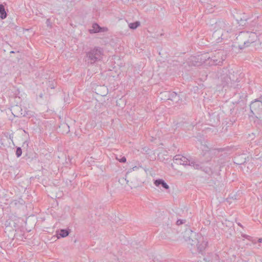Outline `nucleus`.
<instances>
[{"instance_id":"6e6552de","label":"nucleus","mask_w":262,"mask_h":262,"mask_svg":"<svg viewBox=\"0 0 262 262\" xmlns=\"http://www.w3.org/2000/svg\"><path fill=\"white\" fill-rule=\"evenodd\" d=\"M229 75L228 74H223L221 75L220 78L221 80V85L223 88L226 86L233 88L234 89H239L241 87V84H231L229 79Z\"/></svg>"},{"instance_id":"f704fd0d","label":"nucleus","mask_w":262,"mask_h":262,"mask_svg":"<svg viewBox=\"0 0 262 262\" xmlns=\"http://www.w3.org/2000/svg\"><path fill=\"white\" fill-rule=\"evenodd\" d=\"M206 154L210 155V152L208 151V152H207V153H206Z\"/></svg>"},{"instance_id":"cd10ccee","label":"nucleus","mask_w":262,"mask_h":262,"mask_svg":"<svg viewBox=\"0 0 262 262\" xmlns=\"http://www.w3.org/2000/svg\"><path fill=\"white\" fill-rule=\"evenodd\" d=\"M259 39L260 40H260V45H261L262 46V35L260 36V38H259Z\"/></svg>"},{"instance_id":"dca6fc26","label":"nucleus","mask_w":262,"mask_h":262,"mask_svg":"<svg viewBox=\"0 0 262 262\" xmlns=\"http://www.w3.org/2000/svg\"><path fill=\"white\" fill-rule=\"evenodd\" d=\"M7 13L5 10V6L3 4H0V18L4 19L7 17Z\"/></svg>"},{"instance_id":"6ab92c4d","label":"nucleus","mask_w":262,"mask_h":262,"mask_svg":"<svg viewBox=\"0 0 262 262\" xmlns=\"http://www.w3.org/2000/svg\"><path fill=\"white\" fill-rule=\"evenodd\" d=\"M140 25V23L138 21H136L134 23H130L129 24V27L131 29H137Z\"/></svg>"},{"instance_id":"a878e982","label":"nucleus","mask_w":262,"mask_h":262,"mask_svg":"<svg viewBox=\"0 0 262 262\" xmlns=\"http://www.w3.org/2000/svg\"><path fill=\"white\" fill-rule=\"evenodd\" d=\"M242 237L246 238L247 239H250V238H251V236H250L249 235H248L247 234H242Z\"/></svg>"},{"instance_id":"b1692460","label":"nucleus","mask_w":262,"mask_h":262,"mask_svg":"<svg viewBox=\"0 0 262 262\" xmlns=\"http://www.w3.org/2000/svg\"><path fill=\"white\" fill-rule=\"evenodd\" d=\"M186 222V220H178L177 221V225H182L184 223H185Z\"/></svg>"},{"instance_id":"4468645a","label":"nucleus","mask_w":262,"mask_h":262,"mask_svg":"<svg viewBox=\"0 0 262 262\" xmlns=\"http://www.w3.org/2000/svg\"><path fill=\"white\" fill-rule=\"evenodd\" d=\"M154 184L157 187L161 186L164 189L166 190H167L169 188L168 184L162 179H159L155 180L154 182Z\"/></svg>"},{"instance_id":"20e7f679","label":"nucleus","mask_w":262,"mask_h":262,"mask_svg":"<svg viewBox=\"0 0 262 262\" xmlns=\"http://www.w3.org/2000/svg\"><path fill=\"white\" fill-rule=\"evenodd\" d=\"M103 50L102 48L95 47L86 52L85 61L89 64H93L102 58Z\"/></svg>"},{"instance_id":"7ed1b4c3","label":"nucleus","mask_w":262,"mask_h":262,"mask_svg":"<svg viewBox=\"0 0 262 262\" xmlns=\"http://www.w3.org/2000/svg\"><path fill=\"white\" fill-rule=\"evenodd\" d=\"M258 36L256 33L253 32H241L236 37L237 40L243 41V45H238L240 49L250 46V44L255 42Z\"/></svg>"},{"instance_id":"f3484780","label":"nucleus","mask_w":262,"mask_h":262,"mask_svg":"<svg viewBox=\"0 0 262 262\" xmlns=\"http://www.w3.org/2000/svg\"><path fill=\"white\" fill-rule=\"evenodd\" d=\"M5 225L7 227H10L11 228H13V227L15 228L16 227V224L15 223V222L13 220H12L11 219H9L8 220L6 221Z\"/></svg>"},{"instance_id":"39448f33","label":"nucleus","mask_w":262,"mask_h":262,"mask_svg":"<svg viewBox=\"0 0 262 262\" xmlns=\"http://www.w3.org/2000/svg\"><path fill=\"white\" fill-rule=\"evenodd\" d=\"M249 106L251 114L249 116L262 121V96L252 101Z\"/></svg>"},{"instance_id":"f03ea898","label":"nucleus","mask_w":262,"mask_h":262,"mask_svg":"<svg viewBox=\"0 0 262 262\" xmlns=\"http://www.w3.org/2000/svg\"><path fill=\"white\" fill-rule=\"evenodd\" d=\"M213 37H217V40L222 38L224 33H230L233 32L232 23L225 19H219L214 24Z\"/></svg>"},{"instance_id":"f257e3e1","label":"nucleus","mask_w":262,"mask_h":262,"mask_svg":"<svg viewBox=\"0 0 262 262\" xmlns=\"http://www.w3.org/2000/svg\"><path fill=\"white\" fill-rule=\"evenodd\" d=\"M184 240L189 245V248L192 254L199 253L203 255L208 242L204 238L193 232L190 228H187L183 233Z\"/></svg>"},{"instance_id":"9d476101","label":"nucleus","mask_w":262,"mask_h":262,"mask_svg":"<svg viewBox=\"0 0 262 262\" xmlns=\"http://www.w3.org/2000/svg\"><path fill=\"white\" fill-rule=\"evenodd\" d=\"M246 155L245 154L236 155L234 157V163L237 165H242L244 164L246 162Z\"/></svg>"},{"instance_id":"7c9ffc66","label":"nucleus","mask_w":262,"mask_h":262,"mask_svg":"<svg viewBox=\"0 0 262 262\" xmlns=\"http://www.w3.org/2000/svg\"><path fill=\"white\" fill-rule=\"evenodd\" d=\"M15 52H19L18 51L15 52V51H12L10 52V53H15Z\"/></svg>"},{"instance_id":"5701e85b","label":"nucleus","mask_w":262,"mask_h":262,"mask_svg":"<svg viewBox=\"0 0 262 262\" xmlns=\"http://www.w3.org/2000/svg\"><path fill=\"white\" fill-rule=\"evenodd\" d=\"M196 162L194 161H188V164L187 165H189L192 167H194L195 165L196 164Z\"/></svg>"},{"instance_id":"bb28decb","label":"nucleus","mask_w":262,"mask_h":262,"mask_svg":"<svg viewBox=\"0 0 262 262\" xmlns=\"http://www.w3.org/2000/svg\"><path fill=\"white\" fill-rule=\"evenodd\" d=\"M62 126H63V127H66L67 128L68 130L67 131L66 133H68L70 132L69 126L67 124H63Z\"/></svg>"},{"instance_id":"4be33fe9","label":"nucleus","mask_w":262,"mask_h":262,"mask_svg":"<svg viewBox=\"0 0 262 262\" xmlns=\"http://www.w3.org/2000/svg\"><path fill=\"white\" fill-rule=\"evenodd\" d=\"M202 171H204L206 173L209 174L210 173H212V170L209 167H204L203 166Z\"/></svg>"},{"instance_id":"2eb2a0df","label":"nucleus","mask_w":262,"mask_h":262,"mask_svg":"<svg viewBox=\"0 0 262 262\" xmlns=\"http://www.w3.org/2000/svg\"><path fill=\"white\" fill-rule=\"evenodd\" d=\"M70 233L69 230L68 229H61L57 234L58 238L60 237H65L67 236Z\"/></svg>"},{"instance_id":"a211bd4d","label":"nucleus","mask_w":262,"mask_h":262,"mask_svg":"<svg viewBox=\"0 0 262 262\" xmlns=\"http://www.w3.org/2000/svg\"><path fill=\"white\" fill-rule=\"evenodd\" d=\"M236 20L237 23L240 26H247L248 24V19L246 18H241L239 19L238 18H236Z\"/></svg>"},{"instance_id":"423d86ee","label":"nucleus","mask_w":262,"mask_h":262,"mask_svg":"<svg viewBox=\"0 0 262 262\" xmlns=\"http://www.w3.org/2000/svg\"><path fill=\"white\" fill-rule=\"evenodd\" d=\"M224 51L222 50H219L211 57H207L208 60H210L209 63L211 65H221L225 59V57L223 55Z\"/></svg>"},{"instance_id":"9b49d317","label":"nucleus","mask_w":262,"mask_h":262,"mask_svg":"<svg viewBox=\"0 0 262 262\" xmlns=\"http://www.w3.org/2000/svg\"><path fill=\"white\" fill-rule=\"evenodd\" d=\"M173 161L178 164L187 165L188 164V159L180 155H176L173 157Z\"/></svg>"},{"instance_id":"1a4fd4ad","label":"nucleus","mask_w":262,"mask_h":262,"mask_svg":"<svg viewBox=\"0 0 262 262\" xmlns=\"http://www.w3.org/2000/svg\"><path fill=\"white\" fill-rule=\"evenodd\" d=\"M108 29L107 27H101L97 23H95L92 25V29L89 30L91 34L97 33L99 32H105L108 31Z\"/></svg>"},{"instance_id":"393cba45","label":"nucleus","mask_w":262,"mask_h":262,"mask_svg":"<svg viewBox=\"0 0 262 262\" xmlns=\"http://www.w3.org/2000/svg\"><path fill=\"white\" fill-rule=\"evenodd\" d=\"M118 160L121 163H125L126 161V159L125 157H122L120 159H118Z\"/></svg>"},{"instance_id":"f8f14e48","label":"nucleus","mask_w":262,"mask_h":262,"mask_svg":"<svg viewBox=\"0 0 262 262\" xmlns=\"http://www.w3.org/2000/svg\"><path fill=\"white\" fill-rule=\"evenodd\" d=\"M229 79L231 84H239L238 83L240 82L239 75L237 73L234 72H229Z\"/></svg>"},{"instance_id":"ddd939ff","label":"nucleus","mask_w":262,"mask_h":262,"mask_svg":"<svg viewBox=\"0 0 262 262\" xmlns=\"http://www.w3.org/2000/svg\"><path fill=\"white\" fill-rule=\"evenodd\" d=\"M167 94L168 100H170L176 102H178L180 100H181L180 95L174 92H169L167 93Z\"/></svg>"},{"instance_id":"412c9836","label":"nucleus","mask_w":262,"mask_h":262,"mask_svg":"<svg viewBox=\"0 0 262 262\" xmlns=\"http://www.w3.org/2000/svg\"><path fill=\"white\" fill-rule=\"evenodd\" d=\"M22 154V150H21V148L19 147H18L16 148V155L17 156V157H19L21 156Z\"/></svg>"},{"instance_id":"2f4dec72","label":"nucleus","mask_w":262,"mask_h":262,"mask_svg":"<svg viewBox=\"0 0 262 262\" xmlns=\"http://www.w3.org/2000/svg\"><path fill=\"white\" fill-rule=\"evenodd\" d=\"M202 56H203L202 55V56L200 58H199L200 56H198V59H200L201 60H202Z\"/></svg>"},{"instance_id":"c756f323","label":"nucleus","mask_w":262,"mask_h":262,"mask_svg":"<svg viewBox=\"0 0 262 262\" xmlns=\"http://www.w3.org/2000/svg\"><path fill=\"white\" fill-rule=\"evenodd\" d=\"M237 225H238V226H240V227H241L242 228L243 227L242 225L240 223H237Z\"/></svg>"},{"instance_id":"0eeeda50","label":"nucleus","mask_w":262,"mask_h":262,"mask_svg":"<svg viewBox=\"0 0 262 262\" xmlns=\"http://www.w3.org/2000/svg\"><path fill=\"white\" fill-rule=\"evenodd\" d=\"M11 111L14 116L16 117H27L30 115V112L27 110V108H23L21 105H18L12 106Z\"/></svg>"},{"instance_id":"c85d7f7f","label":"nucleus","mask_w":262,"mask_h":262,"mask_svg":"<svg viewBox=\"0 0 262 262\" xmlns=\"http://www.w3.org/2000/svg\"><path fill=\"white\" fill-rule=\"evenodd\" d=\"M258 241L259 243H262V238H259Z\"/></svg>"},{"instance_id":"473e14b6","label":"nucleus","mask_w":262,"mask_h":262,"mask_svg":"<svg viewBox=\"0 0 262 262\" xmlns=\"http://www.w3.org/2000/svg\"><path fill=\"white\" fill-rule=\"evenodd\" d=\"M51 89H54V86L53 85H51Z\"/></svg>"},{"instance_id":"72a5a7b5","label":"nucleus","mask_w":262,"mask_h":262,"mask_svg":"<svg viewBox=\"0 0 262 262\" xmlns=\"http://www.w3.org/2000/svg\"><path fill=\"white\" fill-rule=\"evenodd\" d=\"M216 38V40H217V37H215ZM220 39H217V40H219ZM217 42H219V41H217Z\"/></svg>"},{"instance_id":"aec40b11","label":"nucleus","mask_w":262,"mask_h":262,"mask_svg":"<svg viewBox=\"0 0 262 262\" xmlns=\"http://www.w3.org/2000/svg\"><path fill=\"white\" fill-rule=\"evenodd\" d=\"M211 160V158H210L209 159H208L207 161H206L205 162H204V161H202V162H201L200 164L199 163H196V164L195 165L194 167V168L195 169H197V170H201L203 169V166H201V164L204 163V162H209L210 160Z\"/></svg>"}]
</instances>
